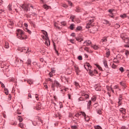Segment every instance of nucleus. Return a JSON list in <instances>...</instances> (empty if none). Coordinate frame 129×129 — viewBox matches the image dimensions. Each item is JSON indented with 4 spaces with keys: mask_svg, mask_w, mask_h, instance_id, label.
Segmentation results:
<instances>
[{
    "mask_svg": "<svg viewBox=\"0 0 129 129\" xmlns=\"http://www.w3.org/2000/svg\"><path fill=\"white\" fill-rule=\"evenodd\" d=\"M38 119L39 121H40L41 122V123H43L44 122V121L42 119H41V118L40 117H38Z\"/></svg>",
    "mask_w": 129,
    "mask_h": 129,
    "instance_id": "nucleus-50",
    "label": "nucleus"
},
{
    "mask_svg": "<svg viewBox=\"0 0 129 129\" xmlns=\"http://www.w3.org/2000/svg\"><path fill=\"white\" fill-rule=\"evenodd\" d=\"M61 24L62 25V26H65V25H66V22L62 21L61 22Z\"/></svg>",
    "mask_w": 129,
    "mask_h": 129,
    "instance_id": "nucleus-45",
    "label": "nucleus"
},
{
    "mask_svg": "<svg viewBox=\"0 0 129 129\" xmlns=\"http://www.w3.org/2000/svg\"><path fill=\"white\" fill-rule=\"evenodd\" d=\"M92 25H91L90 24H88V23L87 24V25L86 26V29H89V28H90V27H91Z\"/></svg>",
    "mask_w": 129,
    "mask_h": 129,
    "instance_id": "nucleus-39",
    "label": "nucleus"
},
{
    "mask_svg": "<svg viewBox=\"0 0 129 129\" xmlns=\"http://www.w3.org/2000/svg\"><path fill=\"white\" fill-rule=\"evenodd\" d=\"M27 39V35L24 34L23 36H21V37H20V40H26Z\"/></svg>",
    "mask_w": 129,
    "mask_h": 129,
    "instance_id": "nucleus-16",
    "label": "nucleus"
},
{
    "mask_svg": "<svg viewBox=\"0 0 129 129\" xmlns=\"http://www.w3.org/2000/svg\"><path fill=\"white\" fill-rule=\"evenodd\" d=\"M27 47H25L22 48H19L18 50L19 51H20V52H24V53H26V51H27Z\"/></svg>",
    "mask_w": 129,
    "mask_h": 129,
    "instance_id": "nucleus-7",
    "label": "nucleus"
},
{
    "mask_svg": "<svg viewBox=\"0 0 129 129\" xmlns=\"http://www.w3.org/2000/svg\"><path fill=\"white\" fill-rule=\"evenodd\" d=\"M11 124H13V125H16L17 124V121H13V122H12L11 123Z\"/></svg>",
    "mask_w": 129,
    "mask_h": 129,
    "instance_id": "nucleus-51",
    "label": "nucleus"
},
{
    "mask_svg": "<svg viewBox=\"0 0 129 129\" xmlns=\"http://www.w3.org/2000/svg\"><path fill=\"white\" fill-rule=\"evenodd\" d=\"M67 90H68V88H64V90H61L60 91H64L63 92H66V91H67Z\"/></svg>",
    "mask_w": 129,
    "mask_h": 129,
    "instance_id": "nucleus-55",
    "label": "nucleus"
},
{
    "mask_svg": "<svg viewBox=\"0 0 129 129\" xmlns=\"http://www.w3.org/2000/svg\"><path fill=\"white\" fill-rule=\"evenodd\" d=\"M90 106H91V101H89L87 104V109H90Z\"/></svg>",
    "mask_w": 129,
    "mask_h": 129,
    "instance_id": "nucleus-18",
    "label": "nucleus"
},
{
    "mask_svg": "<svg viewBox=\"0 0 129 129\" xmlns=\"http://www.w3.org/2000/svg\"><path fill=\"white\" fill-rule=\"evenodd\" d=\"M76 12L77 13H80V12H81V8L79 7H76Z\"/></svg>",
    "mask_w": 129,
    "mask_h": 129,
    "instance_id": "nucleus-23",
    "label": "nucleus"
},
{
    "mask_svg": "<svg viewBox=\"0 0 129 129\" xmlns=\"http://www.w3.org/2000/svg\"><path fill=\"white\" fill-rule=\"evenodd\" d=\"M71 36L72 37H74V38H76V35H75V33H72L71 34Z\"/></svg>",
    "mask_w": 129,
    "mask_h": 129,
    "instance_id": "nucleus-46",
    "label": "nucleus"
},
{
    "mask_svg": "<svg viewBox=\"0 0 129 129\" xmlns=\"http://www.w3.org/2000/svg\"><path fill=\"white\" fill-rule=\"evenodd\" d=\"M75 70L76 71L77 75H79V72H80V70H79V68L75 66Z\"/></svg>",
    "mask_w": 129,
    "mask_h": 129,
    "instance_id": "nucleus-9",
    "label": "nucleus"
},
{
    "mask_svg": "<svg viewBox=\"0 0 129 129\" xmlns=\"http://www.w3.org/2000/svg\"><path fill=\"white\" fill-rule=\"evenodd\" d=\"M59 105L60 108H62V107H63V104H62V102H59Z\"/></svg>",
    "mask_w": 129,
    "mask_h": 129,
    "instance_id": "nucleus-61",
    "label": "nucleus"
},
{
    "mask_svg": "<svg viewBox=\"0 0 129 129\" xmlns=\"http://www.w3.org/2000/svg\"><path fill=\"white\" fill-rule=\"evenodd\" d=\"M97 68H98L99 70L102 71V68L99 65L97 64Z\"/></svg>",
    "mask_w": 129,
    "mask_h": 129,
    "instance_id": "nucleus-44",
    "label": "nucleus"
},
{
    "mask_svg": "<svg viewBox=\"0 0 129 129\" xmlns=\"http://www.w3.org/2000/svg\"><path fill=\"white\" fill-rule=\"evenodd\" d=\"M1 68H5V66H6V62L2 61L1 63Z\"/></svg>",
    "mask_w": 129,
    "mask_h": 129,
    "instance_id": "nucleus-25",
    "label": "nucleus"
},
{
    "mask_svg": "<svg viewBox=\"0 0 129 129\" xmlns=\"http://www.w3.org/2000/svg\"><path fill=\"white\" fill-rule=\"evenodd\" d=\"M36 106H37L38 109H40V108H41V104L38 103L37 104Z\"/></svg>",
    "mask_w": 129,
    "mask_h": 129,
    "instance_id": "nucleus-36",
    "label": "nucleus"
},
{
    "mask_svg": "<svg viewBox=\"0 0 129 129\" xmlns=\"http://www.w3.org/2000/svg\"><path fill=\"white\" fill-rule=\"evenodd\" d=\"M4 91H5V94H6V95H8V94H9V90L8 89L5 88Z\"/></svg>",
    "mask_w": 129,
    "mask_h": 129,
    "instance_id": "nucleus-27",
    "label": "nucleus"
},
{
    "mask_svg": "<svg viewBox=\"0 0 129 129\" xmlns=\"http://www.w3.org/2000/svg\"><path fill=\"white\" fill-rule=\"evenodd\" d=\"M32 63V60L31 59H28L27 61V65H31V63Z\"/></svg>",
    "mask_w": 129,
    "mask_h": 129,
    "instance_id": "nucleus-28",
    "label": "nucleus"
},
{
    "mask_svg": "<svg viewBox=\"0 0 129 129\" xmlns=\"http://www.w3.org/2000/svg\"><path fill=\"white\" fill-rule=\"evenodd\" d=\"M120 37L122 40H123L124 43H128L129 39L128 37L126 36L124 34H122L120 35Z\"/></svg>",
    "mask_w": 129,
    "mask_h": 129,
    "instance_id": "nucleus-4",
    "label": "nucleus"
},
{
    "mask_svg": "<svg viewBox=\"0 0 129 129\" xmlns=\"http://www.w3.org/2000/svg\"><path fill=\"white\" fill-rule=\"evenodd\" d=\"M19 126H20V127H21V128H23V127H24V124H22V123H19Z\"/></svg>",
    "mask_w": 129,
    "mask_h": 129,
    "instance_id": "nucleus-57",
    "label": "nucleus"
},
{
    "mask_svg": "<svg viewBox=\"0 0 129 129\" xmlns=\"http://www.w3.org/2000/svg\"><path fill=\"white\" fill-rule=\"evenodd\" d=\"M86 67H88L89 70H90L91 69V66L89 64V63L87 62L86 64L84 65V68L86 69V70H87V68Z\"/></svg>",
    "mask_w": 129,
    "mask_h": 129,
    "instance_id": "nucleus-6",
    "label": "nucleus"
},
{
    "mask_svg": "<svg viewBox=\"0 0 129 129\" xmlns=\"http://www.w3.org/2000/svg\"><path fill=\"white\" fill-rule=\"evenodd\" d=\"M25 32H27V33H29V34H31L32 33L31 31L28 29V28L25 29Z\"/></svg>",
    "mask_w": 129,
    "mask_h": 129,
    "instance_id": "nucleus-42",
    "label": "nucleus"
},
{
    "mask_svg": "<svg viewBox=\"0 0 129 129\" xmlns=\"http://www.w3.org/2000/svg\"><path fill=\"white\" fill-rule=\"evenodd\" d=\"M77 125H73V126H71V128L72 129H77Z\"/></svg>",
    "mask_w": 129,
    "mask_h": 129,
    "instance_id": "nucleus-37",
    "label": "nucleus"
},
{
    "mask_svg": "<svg viewBox=\"0 0 129 129\" xmlns=\"http://www.w3.org/2000/svg\"><path fill=\"white\" fill-rule=\"evenodd\" d=\"M69 41L72 43V44H74L75 42L74 41V39H69Z\"/></svg>",
    "mask_w": 129,
    "mask_h": 129,
    "instance_id": "nucleus-38",
    "label": "nucleus"
},
{
    "mask_svg": "<svg viewBox=\"0 0 129 129\" xmlns=\"http://www.w3.org/2000/svg\"><path fill=\"white\" fill-rule=\"evenodd\" d=\"M121 129H128V128H127V127H125V126H122L121 127Z\"/></svg>",
    "mask_w": 129,
    "mask_h": 129,
    "instance_id": "nucleus-63",
    "label": "nucleus"
},
{
    "mask_svg": "<svg viewBox=\"0 0 129 129\" xmlns=\"http://www.w3.org/2000/svg\"><path fill=\"white\" fill-rule=\"evenodd\" d=\"M55 87L57 88L61 87V84L57 80H54L51 84V88L53 91H55Z\"/></svg>",
    "mask_w": 129,
    "mask_h": 129,
    "instance_id": "nucleus-1",
    "label": "nucleus"
},
{
    "mask_svg": "<svg viewBox=\"0 0 129 129\" xmlns=\"http://www.w3.org/2000/svg\"><path fill=\"white\" fill-rule=\"evenodd\" d=\"M103 64H104L105 68H108V66L107 65V62L106 61V60H103Z\"/></svg>",
    "mask_w": 129,
    "mask_h": 129,
    "instance_id": "nucleus-19",
    "label": "nucleus"
},
{
    "mask_svg": "<svg viewBox=\"0 0 129 129\" xmlns=\"http://www.w3.org/2000/svg\"><path fill=\"white\" fill-rule=\"evenodd\" d=\"M20 8H21V9H22L23 11L28 12V11H30V4H24L20 5Z\"/></svg>",
    "mask_w": 129,
    "mask_h": 129,
    "instance_id": "nucleus-2",
    "label": "nucleus"
},
{
    "mask_svg": "<svg viewBox=\"0 0 129 129\" xmlns=\"http://www.w3.org/2000/svg\"><path fill=\"white\" fill-rule=\"evenodd\" d=\"M101 42L102 43H106L107 42V39H106V37H103L102 38Z\"/></svg>",
    "mask_w": 129,
    "mask_h": 129,
    "instance_id": "nucleus-17",
    "label": "nucleus"
},
{
    "mask_svg": "<svg viewBox=\"0 0 129 129\" xmlns=\"http://www.w3.org/2000/svg\"><path fill=\"white\" fill-rule=\"evenodd\" d=\"M4 47L6 48V49H9V48H10V46L9 45V43L8 42L5 43Z\"/></svg>",
    "mask_w": 129,
    "mask_h": 129,
    "instance_id": "nucleus-26",
    "label": "nucleus"
},
{
    "mask_svg": "<svg viewBox=\"0 0 129 129\" xmlns=\"http://www.w3.org/2000/svg\"><path fill=\"white\" fill-rule=\"evenodd\" d=\"M95 89L96 91H100L101 90V87L99 85H97L95 86Z\"/></svg>",
    "mask_w": 129,
    "mask_h": 129,
    "instance_id": "nucleus-10",
    "label": "nucleus"
},
{
    "mask_svg": "<svg viewBox=\"0 0 129 129\" xmlns=\"http://www.w3.org/2000/svg\"><path fill=\"white\" fill-rule=\"evenodd\" d=\"M81 113H81V112H78L75 114V116H76V117H79V116H80V115H81Z\"/></svg>",
    "mask_w": 129,
    "mask_h": 129,
    "instance_id": "nucleus-30",
    "label": "nucleus"
},
{
    "mask_svg": "<svg viewBox=\"0 0 129 129\" xmlns=\"http://www.w3.org/2000/svg\"><path fill=\"white\" fill-rule=\"evenodd\" d=\"M81 113H82L81 115L84 117L86 121H89V119H86V114H85V112L81 111Z\"/></svg>",
    "mask_w": 129,
    "mask_h": 129,
    "instance_id": "nucleus-11",
    "label": "nucleus"
},
{
    "mask_svg": "<svg viewBox=\"0 0 129 129\" xmlns=\"http://www.w3.org/2000/svg\"><path fill=\"white\" fill-rule=\"evenodd\" d=\"M78 59L79 60H82V56L79 55V56L78 57Z\"/></svg>",
    "mask_w": 129,
    "mask_h": 129,
    "instance_id": "nucleus-56",
    "label": "nucleus"
},
{
    "mask_svg": "<svg viewBox=\"0 0 129 129\" xmlns=\"http://www.w3.org/2000/svg\"><path fill=\"white\" fill-rule=\"evenodd\" d=\"M62 7H63V8H64L65 9H67L68 7V6L66 4H63Z\"/></svg>",
    "mask_w": 129,
    "mask_h": 129,
    "instance_id": "nucleus-49",
    "label": "nucleus"
},
{
    "mask_svg": "<svg viewBox=\"0 0 129 129\" xmlns=\"http://www.w3.org/2000/svg\"><path fill=\"white\" fill-rule=\"evenodd\" d=\"M70 30H74V24H72L70 26Z\"/></svg>",
    "mask_w": 129,
    "mask_h": 129,
    "instance_id": "nucleus-32",
    "label": "nucleus"
},
{
    "mask_svg": "<svg viewBox=\"0 0 129 129\" xmlns=\"http://www.w3.org/2000/svg\"><path fill=\"white\" fill-rule=\"evenodd\" d=\"M43 32V35H45V39L46 41H48L49 45H50V39H49V37H48V33H47L45 31L42 30Z\"/></svg>",
    "mask_w": 129,
    "mask_h": 129,
    "instance_id": "nucleus-5",
    "label": "nucleus"
},
{
    "mask_svg": "<svg viewBox=\"0 0 129 129\" xmlns=\"http://www.w3.org/2000/svg\"><path fill=\"white\" fill-rule=\"evenodd\" d=\"M92 101H96V97L93 96L91 98Z\"/></svg>",
    "mask_w": 129,
    "mask_h": 129,
    "instance_id": "nucleus-34",
    "label": "nucleus"
},
{
    "mask_svg": "<svg viewBox=\"0 0 129 129\" xmlns=\"http://www.w3.org/2000/svg\"><path fill=\"white\" fill-rule=\"evenodd\" d=\"M104 24H109V22H108V21H107L106 20H105Z\"/></svg>",
    "mask_w": 129,
    "mask_h": 129,
    "instance_id": "nucleus-60",
    "label": "nucleus"
},
{
    "mask_svg": "<svg viewBox=\"0 0 129 129\" xmlns=\"http://www.w3.org/2000/svg\"><path fill=\"white\" fill-rule=\"evenodd\" d=\"M92 47L93 49H94V50H98V49H99V47H98L97 45H94L92 46Z\"/></svg>",
    "mask_w": 129,
    "mask_h": 129,
    "instance_id": "nucleus-29",
    "label": "nucleus"
},
{
    "mask_svg": "<svg viewBox=\"0 0 129 129\" xmlns=\"http://www.w3.org/2000/svg\"><path fill=\"white\" fill-rule=\"evenodd\" d=\"M95 129H102L101 127L99 125H97L95 126Z\"/></svg>",
    "mask_w": 129,
    "mask_h": 129,
    "instance_id": "nucleus-43",
    "label": "nucleus"
},
{
    "mask_svg": "<svg viewBox=\"0 0 129 129\" xmlns=\"http://www.w3.org/2000/svg\"><path fill=\"white\" fill-rule=\"evenodd\" d=\"M82 30V27L81 26H78L76 29V32H78V31H81Z\"/></svg>",
    "mask_w": 129,
    "mask_h": 129,
    "instance_id": "nucleus-22",
    "label": "nucleus"
},
{
    "mask_svg": "<svg viewBox=\"0 0 129 129\" xmlns=\"http://www.w3.org/2000/svg\"><path fill=\"white\" fill-rule=\"evenodd\" d=\"M25 81H27V83H28L30 85L31 84H33V80H25Z\"/></svg>",
    "mask_w": 129,
    "mask_h": 129,
    "instance_id": "nucleus-20",
    "label": "nucleus"
},
{
    "mask_svg": "<svg viewBox=\"0 0 129 129\" xmlns=\"http://www.w3.org/2000/svg\"><path fill=\"white\" fill-rule=\"evenodd\" d=\"M84 96H85V98H86V99L89 98V95H88V94H85L84 95Z\"/></svg>",
    "mask_w": 129,
    "mask_h": 129,
    "instance_id": "nucleus-53",
    "label": "nucleus"
},
{
    "mask_svg": "<svg viewBox=\"0 0 129 129\" xmlns=\"http://www.w3.org/2000/svg\"><path fill=\"white\" fill-rule=\"evenodd\" d=\"M18 63H19V59L18 58H16L15 61V63L18 64Z\"/></svg>",
    "mask_w": 129,
    "mask_h": 129,
    "instance_id": "nucleus-62",
    "label": "nucleus"
},
{
    "mask_svg": "<svg viewBox=\"0 0 129 129\" xmlns=\"http://www.w3.org/2000/svg\"><path fill=\"white\" fill-rule=\"evenodd\" d=\"M68 3L69 6H71V7H73V4L72 3V2H71V1H68Z\"/></svg>",
    "mask_w": 129,
    "mask_h": 129,
    "instance_id": "nucleus-35",
    "label": "nucleus"
},
{
    "mask_svg": "<svg viewBox=\"0 0 129 129\" xmlns=\"http://www.w3.org/2000/svg\"><path fill=\"white\" fill-rule=\"evenodd\" d=\"M91 45V41L90 40H86L84 42V46H89Z\"/></svg>",
    "mask_w": 129,
    "mask_h": 129,
    "instance_id": "nucleus-8",
    "label": "nucleus"
},
{
    "mask_svg": "<svg viewBox=\"0 0 129 129\" xmlns=\"http://www.w3.org/2000/svg\"><path fill=\"white\" fill-rule=\"evenodd\" d=\"M119 101L118 102L119 105H121V103H120V101H121V99L119 98L118 99Z\"/></svg>",
    "mask_w": 129,
    "mask_h": 129,
    "instance_id": "nucleus-58",
    "label": "nucleus"
},
{
    "mask_svg": "<svg viewBox=\"0 0 129 129\" xmlns=\"http://www.w3.org/2000/svg\"><path fill=\"white\" fill-rule=\"evenodd\" d=\"M76 40H77L78 42H80V43H81V42L83 41V39L78 37H76Z\"/></svg>",
    "mask_w": 129,
    "mask_h": 129,
    "instance_id": "nucleus-15",
    "label": "nucleus"
},
{
    "mask_svg": "<svg viewBox=\"0 0 129 129\" xmlns=\"http://www.w3.org/2000/svg\"><path fill=\"white\" fill-rule=\"evenodd\" d=\"M18 119L19 120L20 122H22L24 119H23V117L21 116H18L17 117Z\"/></svg>",
    "mask_w": 129,
    "mask_h": 129,
    "instance_id": "nucleus-24",
    "label": "nucleus"
},
{
    "mask_svg": "<svg viewBox=\"0 0 129 129\" xmlns=\"http://www.w3.org/2000/svg\"><path fill=\"white\" fill-rule=\"evenodd\" d=\"M110 55V51H109V49H108L106 50V57L107 58H108L109 57V56Z\"/></svg>",
    "mask_w": 129,
    "mask_h": 129,
    "instance_id": "nucleus-12",
    "label": "nucleus"
},
{
    "mask_svg": "<svg viewBox=\"0 0 129 129\" xmlns=\"http://www.w3.org/2000/svg\"><path fill=\"white\" fill-rule=\"evenodd\" d=\"M119 111H120V112H121V113H122L123 114H125V109H124L123 108H120Z\"/></svg>",
    "mask_w": 129,
    "mask_h": 129,
    "instance_id": "nucleus-13",
    "label": "nucleus"
},
{
    "mask_svg": "<svg viewBox=\"0 0 129 129\" xmlns=\"http://www.w3.org/2000/svg\"><path fill=\"white\" fill-rule=\"evenodd\" d=\"M125 54L126 55V56H128V55H129V51L128 50H125Z\"/></svg>",
    "mask_w": 129,
    "mask_h": 129,
    "instance_id": "nucleus-52",
    "label": "nucleus"
},
{
    "mask_svg": "<svg viewBox=\"0 0 129 129\" xmlns=\"http://www.w3.org/2000/svg\"><path fill=\"white\" fill-rule=\"evenodd\" d=\"M9 11H12V5L11 4H9L8 7Z\"/></svg>",
    "mask_w": 129,
    "mask_h": 129,
    "instance_id": "nucleus-41",
    "label": "nucleus"
},
{
    "mask_svg": "<svg viewBox=\"0 0 129 129\" xmlns=\"http://www.w3.org/2000/svg\"><path fill=\"white\" fill-rule=\"evenodd\" d=\"M47 81H50V82H53V80L52 79L48 78L46 79Z\"/></svg>",
    "mask_w": 129,
    "mask_h": 129,
    "instance_id": "nucleus-47",
    "label": "nucleus"
},
{
    "mask_svg": "<svg viewBox=\"0 0 129 129\" xmlns=\"http://www.w3.org/2000/svg\"><path fill=\"white\" fill-rule=\"evenodd\" d=\"M119 71H120V72L121 73H123L124 71V70L123 69V68L122 67H120L119 69Z\"/></svg>",
    "mask_w": 129,
    "mask_h": 129,
    "instance_id": "nucleus-33",
    "label": "nucleus"
},
{
    "mask_svg": "<svg viewBox=\"0 0 129 129\" xmlns=\"http://www.w3.org/2000/svg\"><path fill=\"white\" fill-rule=\"evenodd\" d=\"M94 22V19H93L89 20L88 21V24L89 25H90L91 26H92V25L91 24H92V23H93Z\"/></svg>",
    "mask_w": 129,
    "mask_h": 129,
    "instance_id": "nucleus-14",
    "label": "nucleus"
},
{
    "mask_svg": "<svg viewBox=\"0 0 129 129\" xmlns=\"http://www.w3.org/2000/svg\"><path fill=\"white\" fill-rule=\"evenodd\" d=\"M113 62H114V63H119V60H118L116 58H114L113 59Z\"/></svg>",
    "mask_w": 129,
    "mask_h": 129,
    "instance_id": "nucleus-31",
    "label": "nucleus"
},
{
    "mask_svg": "<svg viewBox=\"0 0 129 129\" xmlns=\"http://www.w3.org/2000/svg\"><path fill=\"white\" fill-rule=\"evenodd\" d=\"M115 27L117 28V29H118V28H119L120 26L118 24L116 23L115 25Z\"/></svg>",
    "mask_w": 129,
    "mask_h": 129,
    "instance_id": "nucleus-54",
    "label": "nucleus"
},
{
    "mask_svg": "<svg viewBox=\"0 0 129 129\" xmlns=\"http://www.w3.org/2000/svg\"><path fill=\"white\" fill-rule=\"evenodd\" d=\"M75 85L76 87H79V84L77 82H75Z\"/></svg>",
    "mask_w": 129,
    "mask_h": 129,
    "instance_id": "nucleus-48",
    "label": "nucleus"
},
{
    "mask_svg": "<svg viewBox=\"0 0 129 129\" xmlns=\"http://www.w3.org/2000/svg\"><path fill=\"white\" fill-rule=\"evenodd\" d=\"M121 18H126V15L125 14L124 15H120Z\"/></svg>",
    "mask_w": 129,
    "mask_h": 129,
    "instance_id": "nucleus-59",
    "label": "nucleus"
},
{
    "mask_svg": "<svg viewBox=\"0 0 129 129\" xmlns=\"http://www.w3.org/2000/svg\"><path fill=\"white\" fill-rule=\"evenodd\" d=\"M17 33V37L18 38V39H20L21 38V36L23 37L25 35V32L24 31L21 30V29H18Z\"/></svg>",
    "mask_w": 129,
    "mask_h": 129,
    "instance_id": "nucleus-3",
    "label": "nucleus"
},
{
    "mask_svg": "<svg viewBox=\"0 0 129 129\" xmlns=\"http://www.w3.org/2000/svg\"><path fill=\"white\" fill-rule=\"evenodd\" d=\"M126 72H127V76H128V77H129V70H126Z\"/></svg>",
    "mask_w": 129,
    "mask_h": 129,
    "instance_id": "nucleus-64",
    "label": "nucleus"
},
{
    "mask_svg": "<svg viewBox=\"0 0 129 129\" xmlns=\"http://www.w3.org/2000/svg\"><path fill=\"white\" fill-rule=\"evenodd\" d=\"M116 67H117V66L115 64H114V63H113L112 65V68H113V69H115V68H116Z\"/></svg>",
    "mask_w": 129,
    "mask_h": 129,
    "instance_id": "nucleus-40",
    "label": "nucleus"
},
{
    "mask_svg": "<svg viewBox=\"0 0 129 129\" xmlns=\"http://www.w3.org/2000/svg\"><path fill=\"white\" fill-rule=\"evenodd\" d=\"M43 8L45 10H49V9H50L51 7L47 5H43Z\"/></svg>",
    "mask_w": 129,
    "mask_h": 129,
    "instance_id": "nucleus-21",
    "label": "nucleus"
}]
</instances>
